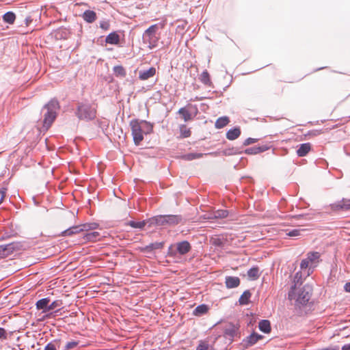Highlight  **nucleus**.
I'll return each instance as SVG.
<instances>
[{"instance_id": "1", "label": "nucleus", "mask_w": 350, "mask_h": 350, "mask_svg": "<svg viewBox=\"0 0 350 350\" xmlns=\"http://www.w3.org/2000/svg\"><path fill=\"white\" fill-rule=\"evenodd\" d=\"M129 125L134 144L139 146L144 139V135L150 134L153 131V124L139 119L131 120Z\"/></svg>"}, {"instance_id": "2", "label": "nucleus", "mask_w": 350, "mask_h": 350, "mask_svg": "<svg viewBox=\"0 0 350 350\" xmlns=\"http://www.w3.org/2000/svg\"><path fill=\"white\" fill-rule=\"evenodd\" d=\"M312 288L310 286L306 285L302 288H297V284L291 287L288 293V299L295 301L297 306H305L310 299Z\"/></svg>"}, {"instance_id": "3", "label": "nucleus", "mask_w": 350, "mask_h": 350, "mask_svg": "<svg viewBox=\"0 0 350 350\" xmlns=\"http://www.w3.org/2000/svg\"><path fill=\"white\" fill-rule=\"evenodd\" d=\"M165 22H161L154 24L149 27L142 35L143 42L148 44L149 49H153L157 46L158 42L161 38L159 31L164 28Z\"/></svg>"}, {"instance_id": "4", "label": "nucleus", "mask_w": 350, "mask_h": 350, "mask_svg": "<svg viewBox=\"0 0 350 350\" xmlns=\"http://www.w3.org/2000/svg\"><path fill=\"white\" fill-rule=\"evenodd\" d=\"M321 255L318 252H308L306 258H304L300 263L301 271H306V276L310 275L314 268H316L320 262Z\"/></svg>"}, {"instance_id": "5", "label": "nucleus", "mask_w": 350, "mask_h": 350, "mask_svg": "<svg viewBox=\"0 0 350 350\" xmlns=\"http://www.w3.org/2000/svg\"><path fill=\"white\" fill-rule=\"evenodd\" d=\"M59 107V103L56 100H51L46 105H44V109L46 110V111L44 115V130H47L50 127L53 122L55 120L56 118L57 111L58 110Z\"/></svg>"}, {"instance_id": "6", "label": "nucleus", "mask_w": 350, "mask_h": 350, "mask_svg": "<svg viewBox=\"0 0 350 350\" xmlns=\"http://www.w3.org/2000/svg\"><path fill=\"white\" fill-rule=\"evenodd\" d=\"M96 107L88 103H79L76 111V116L80 120H92L96 118Z\"/></svg>"}, {"instance_id": "7", "label": "nucleus", "mask_w": 350, "mask_h": 350, "mask_svg": "<svg viewBox=\"0 0 350 350\" xmlns=\"http://www.w3.org/2000/svg\"><path fill=\"white\" fill-rule=\"evenodd\" d=\"M147 223L149 226H163L166 225V217L165 215H157L152 217L147 220Z\"/></svg>"}, {"instance_id": "8", "label": "nucleus", "mask_w": 350, "mask_h": 350, "mask_svg": "<svg viewBox=\"0 0 350 350\" xmlns=\"http://www.w3.org/2000/svg\"><path fill=\"white\" fill-rule=\"evenodd\" d=\"M332 208L335 211L350 210V199L343 198L342 200L332 204Z\"/></svg>"}, {"instance_id": "9", "label": "nucleus", "mask_w": 350, "mask_h": 350, "mask_svg": "<svg viewBox=\"0 0 350 350\" xmlns=\"http://www.w3.org/2000/svg\"><path fill=\"white\" fill-rule=\"evenodd\" d=\"M225 284L228 288H236L240 284V279L236 276H226Z\"/></svg>"}, {"instance_id": "10", "label": "nucleus", "mask_w": 350, "mask_h": 350, "mask_svg": "<svg viewBox=\"0 0 350 350\" xmlns=\"http://www.w3.org/2000/svg\"><path fill=\"white\" fill-rule=\"evenodd\" d=\"M156 73V69L153 67L148 70H140L139 72V79L142 81L147 80L152 77Z\"/></svg>"}, {"instance_id": "11", "label": "nucleus", "mask_w": 350, "mask_h": 350, "mask_svg": "<svg viewBox=\"0 0 350 350\" xmlns=\"http://www.w3.org/2000/svg\"><path fill=\"white\" fill-rule=\"evenodd\" d=\"M176 249L180 254L184 255L190 251L191 245L188 241H183L177 243Z\"/></svg>"}, {"instance_id": "12", "label": "nucleus", "mask_w": 350, "mask_h": 350, "mask_svg": "<svg viewBox=\"0 0 350 350\" xmlns=\"http://www.w3.org/2000/svg\"><path fill=\"white\" fill-rule=\"evenodd\" d=\"M165 217H166V225L167 226L177 225L182 221V217L180 215H165Z\"/></svg>"}, {"instance_id": "13", "label": "nucleus", "mask_w": 350, "mask_h": 350, "mask_svg": "<svg viewBox=\"0 0 350 350\" xmlns=\"http://www.w3.org/2000/svg\"><path fill=\"white\" fill-rule=\"evenodd\" d=\"M262 336L256 333H252L244 340L247 347L252 346L256 344Z\"/></svg>"}, {"instance_id": "14", "label": "nucleus", "mask_w": 350, "mask_h": 350, "mask_svg": "<svg viewBox=\"0 0 350 350\" xmlns=\"http://www.w3.org/2000/svg\"><path fill=\"white\" fill-rule=\"evenodd\" d=\"M50 299L49 297L41 299L36 302V308L38 310H42L43 312H48V307Z\"/></svg>"}, {"instance_id": "15", "label": "nucleus", "mask_w": 350, "mask_h": 350, "mask_svg": "<svg viewBox=\"0 0 350 350\" xmlns=\"http://www.w3.org/2000/svg\"><path fill=\"white\" fill-rule=\"evenodd\" d=\"M311 150V144L310 143L301 144L297 150V154L299 157L306 156Z\"/></svg>"}, {"instance_id": "16", "label": "nucleus", "mask_w": 350, "mask_h": 350, "mask_svg": "<svg viewBox=\"0 0 350 350\" xmlns=\"http://www.w3.org/2000/svg\"><path fill=\"white\" fill-rule=\"evenodd\" d=\"M82 18L87 23H92L96 21V14L95 12L88 10L83 12Z\"/></svg>"}, {"instance_id": "17", "label": "nucleus", "mask_w": 350, "mask_h": 350, "mask_svg": "<svg viewBox=\"0 0 350 350\" xmlns=\"http://www.w3.org/2000/svg\"><path fill=\"white\" fill-rule=\"evenodd\" d=\"M105 42L111 44H118L120 42V36L116 32L110 33L105 38Z\"/></svg>"}, {"instance_id": "18", "label": "nucleus", "mask_w": 350, "mask_h": 350, "mask_svg": "<svg viewBox=\"0 0 350 350\" xmlns=\"http://www.w3.org/2000/svg\"><path fill=\"white\" fill-rule=\"evenodd\" d=\"M241 135V130L238 127L230 129L226 133V137L229 140H234Z\"/></svg>"}, {"instance_id": "19", "label": "nucleus", "mask_w": 350, "mask_h": 350, "mask_svg": "<svg viewBox=\"0 0 350 350\" xmlns=\"http://www.w3.org/2000/svg\"><path fill=\"white\" fill-rule=\"evenodd\" d=\"M81 232V228L80 227H78V226H74L63 231L62 232V235L64 237L71 236L72 234H75Z\"/></svg>"}, {"instance_id": "20", "label": "nucleus", "mask_w": 350, "mask_h": 350, "mask_svg": "<svg viewBox=\"0 0 350 350\" xmlns=\"http://www.w3.org/2000/svg\"><path fill=\"white\" fill-rule=\"evenodd\" d=\"M258 327L264 333H269L271 331L270 322L268 320H261L259 322Z\"/></svg>"}, {"instance_id": "21", "label": "nucleus", "mask_w": 350, "mask_h": 350, "mask_svg": "<svg viewBox=\"0 0 350 350\" xmlns=\"http://www.w3.org/2000/svg\"><path fill=\"white\" fill-rule=\"evenodd\" d=\"M100 233L98 232H91L86 233L83 239L88 241L94 242L100 239Z\"/></svg>"}, {"instance_id": "22", "label": "nucleus", "mask_w": 350, "mask_h": 350, "mask_svg": "<svg viewBox=\"0 0 350 350\" xmlns=\"http://www.w3.org/2000/svg\"><path fill=\"white\" fill-rule=\"evenodd\" d=\"M200 81L204 85L210 86L211 85V81L210 79L209 73L207 70H204L199 77Z\"/></svg>"}, {"instance_id": "23", "label": "nucleus", "mask_w": 350, "mask_h": 350, "mask_svg": "<svg viewBox=\"0 0 350 350\" xmlns=\"http://www.w3.org/2000/svg\"><path fill=\"white\" fill-rule=\"evenodd\" d=\"M208 310V307L205 304L197 306L193 310V314L196 316H202L206 314Z\"/></svg>"}, {"instance_id": "24", "label": "nucleus", "mask_w": 350, "mask_h": 350, "mask_svg": "<svg viewBox=\"0 0 350 350\" xmlns=\"http://www.w3.org/2000/svg\"><path fill=\"white\" fill-rule=\"evenodd\" d=\"M251 297V293L249 291H245L241 295L239 302L240 305H246L249 303Z\"/></svg>"}, {"instance_id": "25", "label": "nucleus", "mask_w": 350, "mask_h": 350, "mask_svg": "<svg viewBox=\"0 0 350 350\" xmlns=\"http://www.w3.org/2000/svg\"><path fill=\"white\" fill-rule=\"evenodd\" d=\"M178 113L182 116V118L185 122L189 121L193 119L191 113L185 107L180 108L178 110Z\"/></svg>"}, {"instance_id": "26", "label": "nucleus", "mask_w": 350, "mask_h": 350, "mask_svg": "<svg viewBox=\"0 0 350 350\" xmlns=\"http://www.w3.org/2000/svg\"><path fill=\"white\" fill-rule=\"evenodd\" d=\"M229 122V118L228 117H221L216 120L215 126L217 129H221L226 126Z\"/></svg>"}, {"instance_id": "27", "label": "nucleus", "mask_w": 350, "mask_h": 350, "mask_svg": "<svg viewBox=\"0 0 350 350\" xmlns=\"http://www.w3.org/2000/svg\"><path fill=\"white\" fill-rule=\"evenodd\" d=\"M248 277L252 280H256L259 278V269L256 267L250 269L247 271Z\"/></svg>"}, {"instance_id": "28", "label": "nucleus", "mask_w": 350, "mask_h": 350, "mask_svg": "<svg viewBox=\"0 0 350 350\" xmlns=\"http://www.w3.org/2000/svg\"><path fill=\"white\" fill-rule=\"evenodd\" d=\"M3 19L4 22L12 24L16 19V16L13 12H8L3 16Z\"/></svg>"}, {"instance_id": "29", "label": "nucleus", "mask_w": 350, "mask_h": 350, "mask_svg": "<svg viewBox=\"0 0 350 350\" xmlns=\"http://www.w3.org/2000/svg\"><path fill=\"white\" fill-rule=\"evenodd\" d=\"M128 224L132 228L142 229L145 226V225L148 223H147V221H130Z\"/></svg>"}, {"instance_id": "30", "label": "nucleus", "mask_w": 350, "mask_h": 350, "mask_svg": "<svg viewBox=\"0 0 350 350\" xmlns=\"http://www.w3.org/2000/svg\"><path fill=\"white\" fill-rule=\"evenodd\" d=\"M180 133L183 137H189L191 135V131L186 125L182 124L180 126Z\"/></svg>"}, {"instance_id": "31", "label": "nucleus", "mask_w": 350, "mask_h": 350, "mask_svg": "<svg viewBox=\"0 0 350 350\" xmlns=\"http://www.w3.org/2000/svg\"><path fill=\"white\" fill-rule=\"evenodd\" d=\"M98 226V224L93 223V224H84L82 225L78 226V227H80L81 228L82 231H88L92 229L96 228Z\"/></svg>"}, {"instance_id": "32", "label": "nucleus", "mask_w": 350, "mask_h": 350, "mask_svg": "<svg viewBox=\"0 0 350 350\" xmlns=\"http://www.w3.org/2000/svg\"><path fill=\"white\" fill-rule=\"evenodd\" d=\"M228 215V212L226 210H218L214 213L215 218H226Z\"/></svg>"}, {"instance_id": "33", "label": "nucleus", "mask_w": 350, "mask_h": 350, "mask_svg": "<svg viewBox=\"0 0 350 350\" xmlns=\"http://www.w3.org/2000/svg\"><path fill=\"white\" fill-rule=\"evenodd\" d=\"M114 73L116 76L124 77L126 75V72L124 68L121 66H116L113 68Z\"/></svg>"}, {"instance_id": "34", "label": "nucleus", "mask_w": 350, "mask_h": 350, "mask_svg": "<svg viewBox=\"0 0 350 350\" xmlns=\"http://www.w3.org/2000/svg\"><path fill=\"white\" fill-rule=\"evenodd\" d=\"M202 155L203 154L201 153H189V154H185L184 156V158L186 160L191 161V160H193L196 159L201 158L202 157Z\"/></svg>"}, {"instance_id": "35", "label": "nucleus", "mask_w": 350, "mask_h": 350, "mask_svg": "<svg viewBox=\"0 0 350 350\" xmlns=\"http://www.w3.org/2000/svg\"><path fill=\"white\" fill-rule=\"evenodd\" d=\"M304 229H293L286 232V235L288 237H299L304 232Z\"/></svg>"}, {"instance_id": "36", "label": "nucleus", "mask_w": 350, "mask_h": 350, "mask_svg": "<svg viewBox=\"0 0 350 350\" xmlns=\"http://www.w3.org/2000/svg\"><path fill=\"white\" fill-rule=\"evenodd\" d=\"M62 301L59 300H55L53 301L51 304H49L48 312L60 307L62 306Z\"/></svg>"}, {"instance_id": "37", "label": "nucleus", "mask_w": 350, "mask_h": 350, "mask_svg": "<svg viewBox=\"0 0 350 350\" xmlns=\"http://www.w3.org/2000/svg\"><path fill=\"white\" fill-rule=\"evenodd\" d=\"M196 350H211V347L206 342L201 341Z\"/></svg>"}, {"instance_id": "38", "label": "nucleus", "mask_w": 350, "mask_h": 350, "mask_svg": "<svg viewBox=\"0 0 350 350\" xmlns=\"http://www.w3.org/2000/svg\"><path fill=\"white\" fill-rule=\"evenodd\" d=\"M237 332V328L234 326L225 329V334L231 337H234Z\"/></svg>"}, {"instance_id": "39", "label": "nucleus", "mask_w": 350, "mask_h": 350, "mask_svg": "<svg viewBox=\"0 0 350 350\" xmlns=\"http://www.w3.org/2000/svg\"><path fill=\"white\" fill-rule=\"evenodd\" d=\"M163 246V243L157 242V243L150 244L146 247L149 250H157V249L162 248Z\"/></svg>"}, {"instance_id": "40", "label": "nucleus", "mask_w": 350, "mask_h": 350, "mask_svg": "<svg viewBox=\"0 0 350 350\" xmlns=\"http://www.w3.org/2000/svg\"><path fill=\"white\" fill-rule=\"evenodd\" d=\"M77 345H78V342H76V341L68 342L66 343L64 349L65 350L72 349L75 348V347H77Z\"/></svg>"}, {"instance_id": "41", "label": "nucleus", "mask_w": 350, "mask_h": 350, "mask_svg": "<svg viewBox=\"0 0 350 350\" xmlns=\"http://www.w3.org/2000/svg\"><path fill=\"white\" fill-rule=\"evenodd\" d=\"M109 23L107 21H102L100 22V27L104 30H108L109 29Z\"/></svg>"}, {"instance_id": "42", "label": "nucleus", "mask_w": 350, "mask_h": 350, "mask_svg": "<svg viewBox=\"0 0 350 350\" xmlns=\"http://www.w3.org/2000/svg\"><path fill=\"white\" fill-rule=\"evenodd\" d=\"M8 255L7 248L5 246L0 245V258H4Z\"/></svg>"}, {"instance_id": "43", "label": "nucleus", "mask_w": 350, "mask_h": 350, "mask_svg": "<svg viewBox=\"0 0 350 350\" xmlns=\"http://www.w3.org/2000/svg\"><path fill=\"white\" fill-rule=\"evenodd\" d=\"M257 154L265 152L269 149V147L267 145H263L260 146H256Z\"/></svg>"}, {"instance_id": "44", "label": "nucleus", "mask_w": 350, "mask_h": 350, "mask_svg": "<svg viewBox=\"0 0 350 350\" xmlns=\"http://www.w3.org/2000/svg\"><path fill=\"white\" fill-rule=\"evenodd\" d=\"M294 282L296 283L302 282V274L301 272H297L294 276Z\"/></svg>"}, {"instance_id": "45", "label": "nucleus", "mask_w": 350, "mask_h": 350, "mask_svg": "<svg viewBox=\"0 0 350 350\" xmlns=\"http://www.w3.org/2000/svg\"><path fill=\"white\" fill-rule=\"evenodd\" d=\"M245 152L247 154H257V152H256V146H254V147H251V148H247L245 150Z\"/></svg>"}, {"instance_id": "46", "label": "nucleus", "mask_w": 350, "mask_h": 350, "mask_svg": "<svg viewBox=\"0 0 350 350\" xmlns=\"http://www.w3.org/2000/svg\"><path fill=\"white\" fill-rule=\"evenodd\" d=\"M256 142H257V139L249 137L244 141L243 145L248 146V145L254 144Z\"/></svg>"}, {"instance_id": "47", "label": "nucleus", "mask_w": 350, "mask_h": 350, "mask_svg": "<svg viewBox=\"0 0 350 350\" xmlns=\"http://www.w3.org/2000/svg\"><path fill=\"white\" fill-rule=\"evenodd\" d=\"M212 243L214 245L216 246H221L223 245V241L219 238L213 239Z\"/></svg>"}, {"instance_id": "48", "label": "nucleus", "mask_w": 350, "mask_h": 350, "mask_svg": "<svg viewBox=\"0 0 350 350\" xmlns=\"http://www.w3.org/2000/svg\"><path fill=\"white\" fill-rule=\"evenodd\" d=\"M6 191H7L6 188H1L0 189V204H1V202H3V200L5 196Z\"/></svg>"}, {"instance_id": "49", "label": "nucleus", "mask_w": 350, "mask_h": 350, "mask_svg": "<svg viewBox=\"0 0 350 350\" xmlns=\"http://www.w3.org/2000/svg\"><path fill=\"white\" fill-rule=\"evenodd\" d=\"M44 350H57V349H56L55 345L53 343L50 342L46 345V346L44 348Z\"/></svg>"}, {"instance_id": "50", "label": "nucleus", "mask_w": 350, "mask_h": 350, "mask_svg": "<svg viewBox=\"0 0 350 350\" xmlns=\"http://www.w3.org/2000/svg\"><path fill=\"white\" fill-rule=\"evenodd\" d=\"M6 337V332L3 328L0 327V339Z\"/></svg>"}, {"instance_id": "51", "label": "nucleus", "mask_w": 350, "mask_h": 350, "mask_svg": "<svg viewBox=\"0 0 350 350\" xmlns=\"http://www.w3.org/2000/svg\"><path fill=\"white\" fill-rule=\"evenodd\" d=\"M344 289L346 292L350 293V282L345 284Z\"/></svg>"}, {"instance_id": "52", "label": "nucleus", "mask_w": 350, "mask_h": 350, "mask_svg": "<svg viewBox=\"0 0 350 350\" xmlns=\"http://www.w3.org/2000/svg\"><path fill=\"white\" fill-rule=\"evenodd\" d=\"M342 350H350V343L342 346Z\"/></svg>"}]
</instances>
